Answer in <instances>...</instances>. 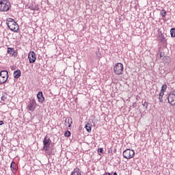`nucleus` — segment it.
<instances>
[{"label": "nucleus", "instance_id": "nucleus-24", "mask_svg": "<svg viewBox=\"0 0 175 175\" xmlns=\"http://www.w3.org/2000/svg\"><path fill=\"white\" fill-rule=\"evenodd\" d=\"M142 106H144V107H146V109H147V107H148V103L147 102H142Z\"/></svg>", "mask_w": 175, "mask_h": 175}, {"label": "nucleus", "instance_id": "nucleus-21", "mask_svg": "<svg viewBox=\"0 0 175 175\" xmlns=\"http://www.w3.org/2000/svg\"><path fill=\"white\" fill-rule=\"evenodd\" d=\"M13 51H14L13 48H8V54H13Z\"/></svg>", "mask_w": 175, "mask_h": 175}, {"label": "nucleus", "instance_id": "nucleus-6", "mask_svg": "<svg viewBox=\"0 0 175 175\" xmlns=\"http://www.w3.org/2000/svg\"><path fill=\"white\" fill-rule=\"evenodd\" d=\"M9 79V72L6 70H2L0 72V84H5Z\"/></svg>", "mask_w": 175, "mask_h": 175}, {"label": "nucleus", "instance_id": "nucleus-30", "mask_svg": "<svg viewBox=\"0 0 175 175\" xmlns=\"http://www.w3.org/2000/svg\"><path fill=\"white\" fill-rule=\"evenodd\" d=\"M103 175H111V174H110V173H109V172H106V173L104 174Z\"/></svg>", "mask_w": 175, "mask_h": 175}, {"label": "nucleus", "instance_id": "nucleus-12", "mask_svg": "<svg viewBox=\"0 0 175 175\" xmlns=\"http://www.w3.org/2000/svg\"><path fill=\"white\" fill-rule=\"evenodd\" d=\"M37 98L40 103H43V102H44V96H43L42 92H38V94H37Z\"/></svg>", "mask_w": 175, "mask_h": 175}, {"label": "nucleus", "instance_id": "nucleus-4", "mask_svg": "<svg viewBox=\"0 0 175 175\" xmlns=\"http://www.w3.org/2000/svg\"><path fill=\"white\" fill-rule=\"evenodd\" d=\"M37 107H38V104L36 103V100H35L34 98H32L29 101L27 106V109L29 111H31L32 113L35 111V109H36Z\"/></svg>", "mask_w": 175, "mask_h": 175}, {"label": "nucleus", "instance_id": "nucleus-13", "mask_svg": "<svg viewBox=\"0 0 175 175\" xmlns=\"http://www.w3.org/2000/svg\"><path fill=\"white\" fill-rule=\"evenodd\" d=\"M11 170L13 173L15 172H17V164H16V162L12 161L10 165Z\"/></svg>", "mask_w": 175, "mask_h": 175}, {"label": "nucleus", "instance_id": "nucleus-1", "mask_svg": "<svg viewBox=\"0 0 175 175\" xmlns=\"http://www.w3.org/2000/svg\"><path fill=\"white\" fill-rule=\"evenodd\" d=\"M6 24L11 31H13V32H17L18 31V25L14 21V19L12 18H8L6 19Z\"/></svg>", "mask_w": 175, "mask_h": 175}, {"label": "nucleus", "instance_id": "nucleus-10", "mask_svg": "<svg viewBox=\"0 0 175 175\" xmlns=\"http://www.w3.org/2000/svg\"><path fill=\"white\" fill-rule=\"evenodd\" d=\"M157 40H158V42H160V43H163L164 44H167V40H166L165 35H163V33H161L158 36Z\"/></svg>", "mask_w": 175, "mask_h": 175}, {"label": "nucleus", "instance_id": "nucleus-17", "mask_svg": "<svg viewBox=\"0 0 175 175\" xmlns=\"http://www.w3.org/2000/svg\"><path fill=\"white\" fill-rule=\"evenodd\" d=\"M163 95H165V93H162L161 92H160L159 96L160 103H163Z\"/></svg>", "mask_w": 175, "mask_h": 175}, {"label": "nucleus", "instance_id": "nucleus-3", "mask_svg": "<svg viewBox=\"0 0 175 175\" xmlns=\"http://www.w3.org/2000/svg\"><path fill=\"white\" fill-rule=\"evenodd\" d=\"M50 144H51V139L50 137L46 136L43 140V150L46 152L48 155H51V152L49 151Z\"/></svg>", "mask_w": 175, "mask_h": 175}, {"label": "nucleus", "instance_id": "nucleus-26", "mask_svg": "<svg viewBox=\"0 0 175 175\" xmlns=\"http://www.w3.org/2000/svg\"><path fill=\"white\" fill-rule=\"evenodd\" d=\"M96 55L97 58H100V52H96Z\"/></svg>", "mask_w": 175, "mask_h": 175}, {"label": "nucleus", "instance_id": "nucleus-8", "mask_svg": "<svg viewBox=\"0 0 175 175\" xmlns=\"http://www.w3.org/2000/svg\"><path fill=\"white\" fill-rule=\"evenodd\" d=\"M28 58L29 64L35 63V61H36V53H35L34 51H30L29 53Z\"/></svg>", "mask_w": 175, "mask_h": 175}, {"label": "nucleus", "instance_id": "nucleus-16", "mask_svg": "<svg viewBox=\"0 0 175 175\" xmlns=\"http://www.w3.org/2000/svg\"><path fill=\"white\" fill-rule=\"evenodd\" d=\"M92 125L90 123H87V124L85 126L87 132H88L89 133H90V132L92 131Z\"/></svg>", "mask_w": 175, "mask_h": 175}, {"label": "nucleus", "instance_id": "nucleus-27", "mask_svg": "<svg viewBox=\"0 0 175 175\" xmlns=\"http://www.w3.org/2000/svg\"><path fill=\"white\" fill-rule=\"evenodd\" d=\"M98 152L101 153L103 152V148H98Z\"/></svg>", "mask_w": 175, "mask_h": 175}, {"label": "nucleus", "instance_id": "nucleus-14", "mask_svg": "<svg viewBox=\"0 0 175 175\" xmlns=\"http://www.w3.org/2000/svg\"><path fill=\"white\" fill-rule=\"evenodd\" d=\"M21 77V70H16L14 72V79H19Z\"/></svg>", "mask_w": 175, "mask_h": 175}, {"label": "nucleus", "instance_id": "nucleus-19", "mask_svg": "<svg viewBox=\"0 0 175 175\" xmlns=\"http://www.w3.org/2000/svg\"><path fill=\"white\" fill-rule=\"evenodd\" d=\"M170 34L172 38H175V28L171 29Z\"/></svg>", "mask_w": 175, "mask_h": 175}, {"label": "nucleus", "instance_id": "nucleus-11", "mask_svg": "<svg viewBox=\"0 0 175 175\" xmlns=\"http://www.w3.org/2000/svg\"><path fill=\"white\" fill-rule=\"evenodd\" d=\"M72 124H73V121L72 120V118L68 117L65 120L64 125H66V126H68V128H70V126H72Z\"/></svg>", "mask_w": 175, "mask_h": 175}, {"label": "nucleus", "instance_id": "nucleus-9", "mask_svg": "<svg viewBox=\"0 0 175 175\" xmlns=\"http://www.w3.org/2000/svg\"><path fill=\"white\" fill-rule=\"evenodd\" d=\"M168 103L172 106H175V92L170 93L167 97Z\"/></svg>", "mask_w": 175, "mask_h": 175}, {"label": "nucleus", "instance_id": "nucleus-22", "mask_svg": "<svg viewBox=\"0 0 175 175\" xmlns=\"http://www.w3.org/2000/svg\"><path fill=\"white\" fill-rule=\"evenodd\" d=\"M160 14H161L163 17H166V11L165 10H162L160 12Z\"/></svg>", "mask_w": 175, "mask_h": 175}, {"label": "nucleus", "instance_id": "nucleus-25", "mask_svg": "<svg viewBox=\"0 0 175 175\" xmlns=\"http://www.w3.org/2000/svg\"><path fill=\"white\" fill-rule=\"evenodd\" d=\"M11 55H12L13 57H17V52L14 50Z\"/></svg>", "mask_w": 175, "mask_h": 175}, {"label": "nucleus", "instance_id": "nucleus-7", "mask_svg": "<svg viewBox=\"0 0 175 175\" xmlns=\"http://www.w3.org/2000/svg\"><path fill=\"white\" fill-rule=\"evenodd\" d=\"M135 157V150L131 149H126L123 152V157L126 159H131Z\"/></svg>", "mask_w": 175, "mask_h": 175}, {"label": "nucleus", "instance_id": "nucleus-29", "mask_svg": "<svg viewBox=\"0 0 175 175\" xmlns=\"http://www.w3.org/2000/svg\"><path fill=\"white\" fill-rule=\"evenodd\" d=\"M0 125H3V121L0 120Z\"/></svg>", "mask_w": 175, "mask_h": 175}, {"label": "nucleus", "instance_id": "nucleus-18", "mask_svg": "<svg viewBox=\"0 0 175 175\" xmlns=\"http://www.w3.org/2000/svg\"><path fill=\"white\" fill-rule=\"evenodd\" d=\"M167 88V85L166 84L163 85L161 87V92H162L163 94H165Z\"/></svg>", "mask_w": 175, "mask_h": 175}, {"label": "nucleus", "instance_id": "nucleus-20", "mask_svg": "<svg viewBox=\"0 0 175 175\" xmlns=\"http://www.w3.org/2000/svg\"><path fill=\"white\" fill-rule=\"evenodd\" d=\"M8 99V94L3 93L1 96V100H6Z\"/></svg>", "mask_w": 175, "mask_h": 175}, {"label": "nucleus", "instance_id": "nucleus-31", "mask_svg": "<svg viewBox=\"0 0 175 175\" xmlns=\"http://www.w3.org/2000/svg\"><path fill=\"white\" fill-rule=\"evenodd\" d=\"M113 175H118V174H117V172H114Z\"/></svg>", "mask_w": 175, "mask_h": 175}, {"label": "nucleus", "instance_id": "nucleus-2", "mask_svg": "<svg viewBox=\"0 0 175 175\" xmlns=\"http://www.w3.org/2000/svg\"><path fill=\"white\" fill-rule=\"evenodd\" d=\"M12 8L9 0H1L0 1V12H9Z\"/></svg>", "mask_w": 175, "mask_h": 175}, {"label": "nucleus", "instance_id": "nucleus-5", "mask_svg": "<svg viewBox=\"0 0 175 175\" xmlns=\"http://www.w3.org/2000/svg\"><path fill=\"white\" fill-rule=\"evenodd\" d=\"M113 72L115 75H122L124 72V65L121 63H117L113 67Z\"/></svg>", "mask_w": 175, "mask_h": 175}, {"label": "nucleus", "instance_id": "nucleus-15", "mask_svg": "<svg viewBox=\"0 0 175 175\" xmlns=\"http://www.w3.org/2000/svg\"><path fill=\"white\" fill-rule=\"evenodd\" d=\"M70 175H83L81 174V171L79 168H75L74 170L71 172Z\"/></svg>", "mask_w": 175, "mask_h": 175}, {"label": "nucleus", "instance_id": "nucleus-28", "mask_svg": "<svg viewBox=\"0 0 175 175\" xmlns=\"http://www.w3.org/2000/svg\"><path fill=\"white\" fill-rule=\"evenodd\" d=\"M30 10H36V8H33V7H31V8H30Z\"/></svg>", "mask_w": 175, "mask_h": 175}, {"label": "nucleus", "instance_id": "nucleus-23", "mask_svg": "<svg viewBox=\"0 0 175 175\" xmlns=\"http://www.w3.org/2000/svg\"><path fill=\"white\" fill-rule=\"evenodd\" d=\"M64 136H66V137H69L70 136V131H66L64 133Z\"/></svg>", "mask_w": 175, "mask_h": 175}]
</instances>
